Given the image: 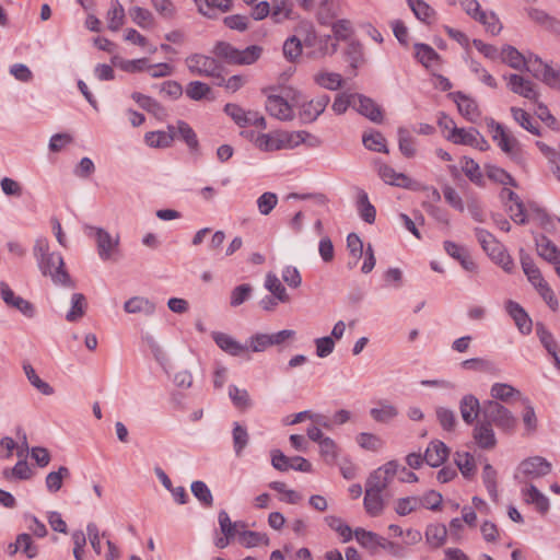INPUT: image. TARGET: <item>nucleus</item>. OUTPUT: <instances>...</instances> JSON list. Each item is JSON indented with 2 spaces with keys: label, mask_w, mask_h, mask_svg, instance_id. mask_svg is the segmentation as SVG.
I'll list each match as a JSON object with an SVG mask.
<instances>
[{
  "label": "nucleus",
  "mask_w": 560,
  "mask_h": 560,
  "mask_svg": "<svg viewBox=\"0 0 560 560\" xmlns=\"http://www.w3.org/2000/svg\"><path fill=\"white\" fill-rule=\"evenodd\" d=\"M232 436L234 452L236 456H241L249 441L248 432L245 427L241 425L238 422H235L232 431Z\"/></svg>",
  "instance_id": "obj_52"
},
{
  "label": "nucleus",
  "mask_w": 560,
  "mask_h": 560,
  "mask_svg": "<svg viewBox=\"0 0 560 560\" xmlns=\"http://www.w3.org/2000/svg\"><path fill=\"white\" fill-rule=\"evenodd\" d=\"M125 9L118 0H112L110 8L107 11L106 20L108 28L117 32L125 23Z\"/></svg>",
  "instance_id": "obj_38"
},
{
  "label": "nucleus",
  "mask_w": 560,
  "mask_h": 560,
  "mask_svg": "<svg viewBox=\"0 0 560 560\" xmlns=\"http://www.w3.org/2000/svg\"><path fill=\"white\" fill-rule=\"evenodd\" d=\"M525 408L522 413V421L525 428L524 435L532 436L538 429V419L534 407L530 405L528 399H524Z\"/></svg>",
  "instance_id": "obj_47"
},
{
  "label": "nucleus",
  "mask_w": 560,
  "mask_h": 560,
  "mask_svg": "<svg viewBox=\"0 0 560 560\" xmlns=\"http://www.w3.org/2000/svg\"><path fill=\"white\" fill-rule=\"evenodd\" d=\"M512 116L514 120L520 124L525 130L529 131L535 136H540L539 127L537 122L522 108L512 107Z\"/></svg>",
  "instance_id": "obj_46"
},
{
  "label": "nucleus",
  "mask_w": 560,
  "mask_h": 560,
  "mask_svg": "<svg viewBox=\"0 0 560 560\" xmlns=\"http://www.w3.org/2000/svg\"><path fill=\"white\" fill-rule=\"evenodd\" d=\"M505 79L508 80L509 89L513 93L518 94L527 100L537 102L538 92L536 91V85L532 81L526 80L518 74H510L509 77H505Z\"/></svg>",
  "instance_id": "obj_17"
},
{
  "label": "nucleus",
  "mask_w": 560,
  "mask_h": 560,
  "mask_svg": "<svg viewBox=\"0 0 560 560\" xmlns=\"http://www.w3.org/2000/svg\"><path fill=\"white\" fill-rule=\"evenodd\" d=\"M358 210L360 213V217L366 222V223H373L375 221L376 210L373 205L369 201L368 194L363 190L359 192L358 197Z\"/></svg>",
  "instance_id": "obj_55"
},
{
  "label": "nucleus",
  "mask_w": 560,
  "mask_h": 560,
  "mask_svg": "<svg viewBox=\"0 0 560 560\" xmlns=\"http://www.w3.org/2000/svg\"><path fill=\"white\" fill-rule=\"evenodd\" d=\"M270 8L272 20L275 22H282L290 18L293 3L291 0H272Z\"/></svg>",
  "instance_id": "obj_49"
},
{
  "label": "nucleus",
  "mask_w": 560,
  "mask_h": 560,
  "mask_svg": "<svg viewBox=\"0 0 560 560\" xmlns=\"http://www.w3.org/2000/svg\"><path fill=\"white\" fill-rule=\"evenodd\" d=\"M407 3L419 21L428 25L433 24L436 21V11L425 1L407 0Z\"/></svg>",
  "instance_id": "obj_29"
},
{
  "label": "nucleus",
  "mask_w": 560,
  "mask_h": 560,
  "mask_svg": "<svg viewBox=\"0 0 560 560\" xmlns=\"http://www.w3.org/2000/svg\"><path fill=\"white\" fill-rule=\"evenodd\" d=\"M357 541L364 548L380 547L382 537L373 532L365 530L363 528H357L354 530Z\"/></svg>",
  "instance_id": "obj_60"
},
{
  "label": "nucleus",
  "mask_w": 560,
  "mask_h": 560,
  "mask_svg": "<svg viewBox=\"0 0 560 560\" xmlns=\"http://www.w3.org/2000/svg\"><path fill=\"white\" fill-rule=\"evenodd\" d=\"M185 63L195 75L220 78L222 66L213 58L202 54H192L185 59Z\"/></svg>",
  "instance_id": "obj_9"
},
{
  "label": "nucleus",
  "mask_w": 560,
  "mask_h": 560,
  "mask_svg": "<svg viewBox=\"0 0 560 560\" xmlns=\"http://www.w3.org/2000/svg\"><path fill=\"white\" fill-rule=\"evenodd\" d=\"M212 338L217 346L224 352H226L230 355L233 357H240L248 351V347L245 345H242L236 339H234L232 336L220 332V331H213Z\"/></svg>",
  "instance_id": "obj_19"
},
{
  "label": "nucleus",
  "mask_w": 560,
  "mask_h": 560,
  "mask_svg": "<svg viewBox=\"0 0 560 560\" xmlns=\"http://www.w3.org/2000/svg\"><path fill=\"white\" fill-rule=\"evenodd\" d=\"M492 425L490 421L483 418L477 421L472 430V438L482 450H492L497 445V438Z\"/></svg>",
  "instance_id": "obj_15"
},
{
  "label": "nucleus",
  "mask_w": 560,
  "mask_h": 560,
  "mask_svg": "<svg viewBox=\"0 0 560 560\" xmlns=\"http://www.w3.org/2000/svg\"><path fill=\"white\" fill-rule=\"evenodd\" d=\"M364 509L371 516H378L383 513L385 502L382 492L365 486Z\"/></svg>",
  "instance_id": "obj_28"
},
{
  "label": "nucleus",
  "mask_w": 560,
  "mask_h": 560,
  "mask_svg": "<svg viewBox=\"0 0 560 560\" xmlns=\"http://www.w3.org/2000/svg\"><path fill=\"white\" fill-rule=\"evenodd\" d=\"M129 15L131 20L142 28L150 27L153 24L152 13L141 7H133L129 9Z\"/></svg>",
  "instance_id": "obj_64"
},
{
  "label": "nucleus",
  "mask_w": 560,
  "mask_h": 560,
  "mask_svg": "<svg viewBox=\"0 0 560 560\" xmlns=\"http://www.w3.org/2000/svg\"><path fill=\"white\" fill-rule=\"evenodd\" d=\"M374 165L378 176L385 184L402 188H412V179L404 173L396 172L392 166L378 160L374 161Z\"/></svg>",
  "instance_id": "obj_14"
},
{
  "label": "nucleus",
  "mask_w": 560,
  "mask_h": 560,
  "mask_svg": "<svg viewBox=\"0 0 560 560\" xmlns=\"http://www.w3.org/2000/svg\"><path fill=\"white\" fill-rule=\"evenodd\" d=\"M199 12L209 18L214 19V9L226 12L231 9V0H196Z\"/></svg>",
  "instance_id": "obj_37"
},
{
  "label": "nucleus",
  "mask_w": 560,
  "mask_h": 560,
  "mask_svg": "<svg viewBox=\"0 0 560 560\" xmlns=\"http://www.w3.org/2000/svg\"><path fill=\"white\" fill-rule=\"evenodd\" d=\"M551 468V464L546 458L532 456L521 462L515 472V479L521 482L538 479L548 475Z\"/></svg>",
  "instance_id": "obj_8"
},
{
  "label": "nucleus",
  "mask_w": 560,
  "mask_h": 560,
  "mask_svg": "<svg viewBox=\"0 0 560 560\" xmlns=\"http://www.w3.org/2000/svg\"><path fill=\"white\" fill-rule=\"evenodd\" d=\"M70 477V470L66 466H60L57 471H51L46 476V487L51 493L59 491L62 487V480Z\"/></svg>",
  "instance_id": "obj_50"
},
{
  "label": "nucleus",
  "mask_w": 560,
  "mask_h": 560,
  "mask_svg": "<svg viewBox=\"0 0 560 560\" xmlns=\"http://www.w3.org/2000/svg\"><path fill=\"white\" fill-rule=\"evenodd\" d=\"M454 460L464 477L474 475L476 468L475 459L469 453L456 452Z\"/></svg>",
  "instance_id": "obj_59"
},
{
  "label": "nucleus",
  "mask_w": 560,
  "mask_h": 560,
  "mask_svg": "<svg viewBox=\"0 0 560 560\" xmlns=\"http://www.w3.org/2000/svg\"><path fill=\"white\" fill-rule=\"evenodd\" d=\"M155 304L148 298L141 295L132 296L124 303V311L127 314H141L149 317L155 313Z\"/></svg>",
  "instance_id": "obj_20"
},
{
  "label": "nucleus",
  "mask_w": 560,
  "mask_h": 560,
  "mask_svg": "<svg viewBox=\"0 0 560 560\" xmlns=\"http://www.w3.org/2000/svg\"><path fill=\"white\" fill-rule=\"evenodd\" d=\"M212 52L229 65L249 66L255 63L261 56L262 48L257 45L237 49L226 42H218Z\"/></svg>",
  "instance_id": "obj_3"
},
{
  "label": "nucleus",
  "mask_w": 560,
  "mask_h": 560,
  "mask_svg": "<svg viewBox=\"0 0 560 560\" xmlns=\"http://www.w3.org/2000/svg\"><path fill=\"white\" fill-rule=\"evenodd\" d=\"M492 133V139L498 143L499 148L515 163L522 164L524 162V153L517 139L511 133L506 132L504 127L491 120L488 124Z\"/></svg>",
  "instance_id": "obj_6"
},
{
  "label": "nucleus",
  "mask_w": 560,
  "mask_h": 560,
  "mask_svg": "<svg viewBox=\"0 0 560 560\" xmlns=\"http://www.w3.org/2000/svg\"><path fill=\"white\" fill-rule=\"evenodd\" d=\"M310 133L306 131H273L259 133L254 139L255 145L265 152L294 149L305 142Z\"/></svg>",
  "instance_id": "obj_2"
},
{
  "label": "nucleus",
  "mask_w": 560,
  "mask_h": 560,
  "mask_svg": "<svg viewBox=\"0 0 560 560\" xmlns=\"http://www.w3.org/2000/svg\"><path fill=\"white\" fill-rule=\"evenodd\" d=\"M416 58L425 67H432L438 60V52L429 45L416 44Z\"/></svg>",
  "instance_id": "obj_54"
},
{
  "label": "nucleus",
  "mask_w": 560,
  "mask_h": 560,
  "mask_svg": "<svg viewBox=\"0 0 560 560\" xmlns=\"http://www.w3.org/2000/svg\"><path fill=\"white\" fill-rule=\"evenodd\" d=\"M399 464L397 460H389L370 474L365 486L383 492L398 474Z\"/></svg>",
  "instance_id": "obj_11"
},
{
  "label": "nucleus",
  "mask_w": 560,
  "mask_h": 560,
  "mask_svg": "<svg viewBox=\"0 0 560 560\" xmlns=\"http://www.w3.org/2000/svg\"><path fill=\"white\" fill-rule=\"evenodd\" d=\"M481 413L491 424L503 431H513L516 425V418L513 413L495 400H485Z\"/></svg>",
  "instance_id": "obj_7"
},
{
  "label": "nucleus",
  "mask_w": 560,
  "mask_h": 560,
  "mask_svg": "<svg viewBox=\"0 0 560 560\" xmlns=\"http://www.w3.org/2000/svg\"><path fill=\"white\" fill-rule=\"evenodd\" d=\"M522 495L526 503L534 504L539 512L546 513L548 511L549 500L534 485L524 488Z\"/></svg>",
  "instance_id": "obj_30"
},
{
  "label": "nucleus",
  "mask_w": 560,
  "mask_h": 560,
  "mask_svg": "<svg viewBox=\"0 0 560 560\" xmlns=\"http://www.w3.org/2000/svg\"><path fill=\"white\" fill-rule=\"evenodd\" d=\"M537 253L545 260L560 265V249L545 235L535 237Z\"/></svg>",
  "instance_id": "obj_24"
},
{
  "label": "nucleus",
  "mask_w": 560,
  "mask_h": 560,
  "mask_svg": "<svg viewBox=\"0 0 560 560\" xmlns=\"http://www.w3.org/2000/svg\"><path fill=\"white\" fill-rule=\"evenodd\" d=\"M265 288L271 293L272 296H276L280 303L290 302V295L288 294L285 287L275 273L268 272L266 275Z\"/></svg>",
  "instance_id": "obj_35"
},
{
  "label": "nucleus",
  "mask_w": 560,
  "mask_h": 560,
  "mask_svg": "<svg viewBox=\"0 0 560 560\" xmlns=\"http://www.w3.org/2000/svg\"><path fill=\"white\" fill-rule=\"evenodd\" d=\"M397 136L400 153L407 159L415 158L417 154L416 140L410 131L405 127H399L397 129Z\"/></svg>",
  "instance_id": "obj_32"
},
{
  "label": "nucleus",
  "mask_w": 560,
  "mask_h": 560,
  "mask_svg": "<svg viewBox=\"0 0 560 560\" xmlns=\"http://www.w3.org/2000/svg\"><path fill=\"white\" fill-rule=\"evenodd\" d=\"M229 397L233 405L241 410L248 409L252 406L248 392L244 388H238L236 385L229 386Z\"/></svg>",
  "instance_id": "obj_51"
},
{
  "label": "nucleus",
  "mask_w": 560,
  "mask_h": 560,
  "mask_svg": "<svg viewBox=\"0 0 560 560\" xmlns=\"http://www.w3.org/2000/svg\"><path fill=\"white\" fill-rule=\"evenodd\" d=\"M478 131L476 129L466 130L464 128L453 127L452 132L446 137L455 144H465L472 147Z\"/></svg>",
  "instance_id": "obj_48"
},
{
  "label": "nucleus",
  "mask_w": 560,
  "mask_h": 560,
  "mask_svg": "<svg viewBox=\"0 0 560 560\" xmlns=\"http://www.w3.org/2000/svg\"><path fill=\"white\" fill-rule=\"evenodd\" d=\"M462 171L475 184L480 185L483 176L478 163L472 159L464 156L460 162Z\"/></svg>",
  "instance_id": "obj_57"
},
{
  "label": "nucleus",
  "mask_w": 560,
  "mask_h": 560,
  "mask_svg": "<svg viewBox=\"0 0 560 560\" xmlns=\"http://www.w3.org/2000/svg\"><path fill=\"white\" fill-rule=\"evenodd\" d=\"M178 137L187 144L191 152H197L199 149V141L194 129L184 120H178L175 127Z\"/></svg>",
  "instance_id": "obj_43"
},
{
  "label": "nucleus",
  "mask_w": 560,
  "mask_h": 560,
  "mask_svg": "<svg viewBox=\"0 0 560 560\" xmlns=\"http://www.w3.org/2000/svg\"><path fill=\"white\" fill-rule=\"evenodd\" d=\"M454 101L457 104L459 113L469 121L475 122L480 117V112L475 100L457 92L454 94Z\"/></svg>",
  "instance_id": "obj_25"
},
{
  "label": "nucleus",
  "mask_w": 560,
  "mask_h": 560,
  "mask_svg": "<svg viewBox=\"0 0 560 560\" xmlns=\"http://www.w3.org/2000/svg\"><path fill=\"white\" fill-rule=\"evenodd\" d=\"M491 400L509 402L513 397L521 396V392L506 383H494L491 386Z\"/></svg>",
  "instance_id": "obj_40"
},
{
  "label": "nucleus",
  "mask_w": 560,
  "mask_h": 560,
  "mask_svg": "<svg viewBox=\"0 0 560 560\" xmlns=\"http://www.w3.org/2000/svg\"><path fill=\"white\" fill-rule=\"evenodd\" d=\"M482 406L477 397L471 394L465 395L459 401V411L465 423H474L481 412Z\"/></svg>",
  "instance_id": "obj_23"
},
{
  "label": "nucleus",
  "mask_w": 560,
  "mask_h": 560,
  "mask_svg": "<svg viewBox=\"0 0 560 560\" xmlns=\"http://www.w3.org/2000/svg\"><path fill=\"white\" fill-rule=\"evenodd\" d=\"M84 232L86 236L94 240L96 252L101 260H116L120 252L119 234L113 235L107 230L94 225H85Z\"/></svg>",
  "instance_id": "obj_4"
},
{
  "label": "nucleus",
  "mask_w": 560,
  "mask_h": 560,
  "mask_svg": "<svg viewBox=\"0 0 560 560\" xmlns=\"http://www.w3.org/2000/svg\"><path fill=\"white\" fill-rule=\"evenodd\" d=\"M24 373L28 380V382L43 395L51 396L55 390L54 388L45 381H43L34 370V368L30 363H25L23 365Z\"/></svg>",
  "instance_id": "obj_45"
},
{
  "label": "nucleus",
  "mask_w": 560,
  "mask_h": 560,
  "mask_svg": "<svg viewBox=\"0 0 560 560\" xmlns=\"http://www.w3.org/2000/svg\"><path fill=\"white\" fill-rule=\"evenodd\" d=\"M521 264L524 273L526 275L528 281L535 287V289L546 283L540 270L536 267V265L528 256H522Z\"/></svg>",
  "instance_id": "obj_44"
},
{
  "label": "nucleus",
  "mask_w": 560,
  "mask_h": 560,
  "mask_svg": "<svg viewBox=\"0 0 560 560\" xmlns=\"http://www.w3.org/2000/svg\"><path fill=\"white\" fill-rule=\"evenodd\" d=\"M238 541L242 546L246 548H253L259 546L261 544L268 545L269 538L266 534L253 532V530H243L240 532Z\"/></svg>",
  "instance_id": "obj_56"
},
{
  "label": "nucleus",
  "mask_w": 560,
  "mask_h": 560,
  "mask_svg": "<svg viewBox=\"0 0 560 560\" xmlns=\"http://www.w3.org/2000/svg\"><path fill=\"white\" fill-rule=\"evenodd\" d=\"M501 58L511 68L515 70H524L527 57L521 54L515 47L506 45L502 48Z\"/></svg>",
  "instance_id": "obj_41"
},
{
  "label": "nucleus",
  "mask_w": 560,
  "mask_h": 560,
  "mask_svg": "<svg viewBox=\"0 0 560 560\" xmlns=\"http://www.w3.org/2000/svg\"><path fill=\"white\" fill-rule=\"evenodd\" d=\"M88 303L82 293H73L71 295V308L66 314V319L70 323L78 322L85 315Z\"/></svg>",
  "instance_id": "obj_42"
},
{
  "label": "nucleus",
  "mask_w": 560,
  "mask_h": 560,
  "mask_svg": "<svg viewBox=\"0 0 560 560\" xmlns=\"http://www.w3.org/2000/svg\"><path fill=\"white\" fill-rule=\"evenodd\" d=\"M486 173L487 176L493 182L500 183L502 185H511L513 187L517 186L515 179L501 167L487 165Z\"/></svg>",
  "instance_id": "obj_62"
},
{
  "label": "nucleus",
  "mask_w": 560,
  "mask_h": 560,
  "mask_svg": "<svg viewBox=\"0 0 560 560\" xmlns=\"http://www.w3.org/2000/svg\"><path fill=\"white\" fill-rule=\"evenodd\" d=\"M191 492L205 506L213 504V497L209 487L200 480L194 481L190 486Z\"/></svg>",
  "instance_id": "obj_63"
},
{
  "label": "nucleus",
  "mask_w": 560,
  "mask_h": 560,
  "mask_svg": "<svg viewBox=\"0 0 560 560\" xmlns=\"http://www.w3.org/2000/svg\"><path fill=\"white\" fill-rule=\"evenodd\" d=\"M450 448L439 440L430 442L424 453V459L431 467L441 466L448 457Z\"/></svg>",
  "instance_id": "obj_21"
},
{
  "label": "nucleus",
  "mask_w": 560,
  "mask_h": 560,
  "mask_svg": "<svg viewBox=\"0 0 560 560\" xmlns=\"http://www.w3.org/2000/svg\"><path fill=\"white\" fill-rule=\"evenodd\" d=\"M325 521L332 530L337 532L342 537L343 542H348L352 539L354 532H352V529L345 524L340 517L330 515L327 516Z\"/></svg>",
  "instance_id": "obj_61"
},
{
  "label": "nucleus",
  "mask_w": 560,
  "mask_h": 560,
  "mask_svg": "<svg viewBox=\"0 0 560 560\" xmlns=\"http://www.w3.org/2000/svg\"><path fill=\"white\" fill-rule=\"evenodd\" d=\"M355 102L353 107L363 116L369 118L371 121L380 124L383 120L382 108L370 97L361 94H354Z\"/></svg>",
  "instance_id": "obj_18"
},
{
  "label": "nucleus",
  "mask_w": 560,
  "mask_h": 560,
  "mask_svg": "<svg viewBox=\"0 0 560 560\" xmlns=\"http://www.w3.org/2000/svg\"><path fill=\"white\" fill-rule=\"evenodd\" d=\"M0 296L7 306L15 308L27 318H33L35 316V306L30 301L16 295L4 281H0Z\"/></svg>",
  "instance_id": "obj_13"
},
{
  "label": "nucleus",
  "mask_w": 560,
  "mask_h": 560,
  "mask_svg": "<svg viewBox=\"0 0 560 560\" xmlns=\"http://www.w3.org/2000/svg\"><path fill=\"white\" fill-rule=\"evenodd\" d=\"M527 16L535 23L542 25L549 30H558L560 27V22L549 15L545 10L539 8H526L525 9Z\"/></svg>",
  "instance_id": "obj_34"
},
{
  "label": "nucleus",
  "mask_w": 560,
  "mask_h": 560,
  "mask_svg": "<svg viewBox=\"0 0 560 560\" xmlns=\"http://www.w3.org/2000/svg\"><path fill=\"white\" fill-rule=\"evenodd\" d=\"M44 276H49L55 284L73 288L74 282L65 268V261L59 253H51L37 261Z\"/></svg>",
  "instance_id": "obj_5"
},
{
  "label": "nucleus",
  "mask_w": 560,
  "mask_h": 560,
  "mask_svg": "<svg viewBox=\"0 0 560 560\" xmlns=\"http://www.w3.org/2000/svg\"><path fill=\"white\" fill-rule=\"evenodd\" d=\"M19 550L25 553L28 559L35 558L38 553L37 546L33 544V540L28 534H20L16 537L13 552Z\"/></svg>",
  "instance_id": "obj_58"
},
{
  "label": "nucleus",
  "mask_w": 560,
  "mask_h": 560,
  "mask_svg": "<svg viewBox=\"0 0 560 560\" xmlns=\"http://www.w3.org/2000/svg\"><path fill=\"white\" fill-rule=\"evenodd\" d=\"M447 533L444 524H430L425 528V540L432 548H440L445 544Z\"/></svg>",
  "instance_id": "obj_33"
},
{
  "label": "nucleus",
  "mask_w": 560,
  "mask_h": 560,
  "mask_svg": "<svg viewBox=\"0 0 560 560\" xmlns=\"http://www.w3.org/2000/svg\"><path fill=\"white\" fill-rule=\"evenodd\" d=\"M363 145L374 152L388 153V148L385 137L380 131L364 132L362 136Z\"/></svg>",
  "instance_id": "obj_39"
},
{
  "label": "nucleus",
  "mask_w": 560,
  "mask_h": 560,
  "mask_svg": "<svg viewBox=\"0 0 560 560\" xmlns=\"http://www.w3.org/2000/svg\"><path fill=\"white\" fill-rule=\"evenodd\" d=\"M224 113L240 127L256 126L261 129L267 128V122L264 116L255 110H245L237 104H226L224 106Z\"/></svg>",
  "instance_id": "obj_10"
},
{
  "label": "nucleus",
  "mask_w": 560,
  "mask_h": 560,
  "mask_svg": "<svg viewBox=\"0 0 560 560\" xmlns=\"http://www.w3.org/2000/svg\"><path fill=\"white\" fill-rule=\"evenodd\" d=\"M329 102L330 97L327 94L318 95L310 101L302 96L300 105L296 106L300 109L301 120L305 124L315 121L324 113Z\"/></svg>",
  "instance_id": "obj_12"
},
{
  "label": "nucleus",
  "mask_w": 560,
  "mask_h": 560,
  "mask_svg": "<svg viewBox=\"0 0 560 560\" xmlns=\"http://www.w3.org/2000/svg\"><path fill=\"white\" fill-rule=\"evenodd\" d=\"M491 259L498 264L504 271L511 272L514 264L511 256L506 253L504 247L497 241V246L491 245L487 250Z\"/></svg>",
  "instance_id": "obj_36"
},
{
  "label": "nucleus",
  "mask_w": 560,
  "mask_h": 560,
  "mask_svg": "<svg viewBox=\"0 0 560 560\" xmlns=\"http://www.w3.org/2000/svg\"><path fill=\"white\" fill-rule=\"evenodd\" d=\"M314 82L319 85L320 88H324L326 90L330 91H337L339 88H341L343 83V79L341 74L337 72H329V71H318L313 75Z\"/></svg>",
  "instance_id": "obj_31"
},
{
  "label": "nucleus",
  "mask_w": 560,
  "mask_h": 560,
  "mask_svg": "<svg viewBox=\"0 0 560 560\" xmlns=\"http://www.w3.org/2000/svg\"><path fill=\"white\" fill-rule=\"evenodd\" d=\"M131 97L142 109L152 114L156 119H166L167 110L156 100L139 92H133Z\"/></svg>",
  "instance_id": "obj_22"
},
{
  "label": "nucleus",
  "mask_w": 560,
  "mask_h": 560,
  "mask_svg": "<svg viewBox=\"0 0 560 560\" xmlns=\"http://www.w3.org/2000/svg\"><path fill=\"white\" fill-rule=\"evenodd\" d=\"M176 137L175 127L167 126V131H149L144 136L145 143L151 148H168Z\"/></svg>",
  "instance_id": "obj_26"
},
{
  "label": "nucleus",
  "mask_w": 560,
  "mask_h": 560,
  "mask_svg": "<svg viewBox=\"0 0 560 560\" xmlns=\"http://www.w3.org/2000/svg\"><path fill=\"white\" fill-rule=\"evenodd\" d=\"M506 311L522 334H529L532 331V320L518 303L509 301L506 303Z\"/></svg>",
  "instance_id": "obj_27"
},
{
  "label": "nucleus",
  "mask_w": 560,
  "mask_h": 560,
  "mask_svg": "<svg viewBox=\"0 0 560 560\" xmlns=\"http://www.w3.org/2000/svg\"><path fill=\"white\" fill-rule=\"evenodd\" d=\"M277 90L268 88L262 91L266 95L265 108L270 116L279 120H292L294 118L293 107L300 105L302 93L292 86L281 88L280 93H276Z\"/></svg>",
  "instance_id": "obj_1"
},
{
  "label": "nucleus",
  "mask_w": 560,
  "mask_h": 560,
  "mask_svg": "<svg viewBox=\"0 0 560 560\" xmlns=\"http://www.w3.org/2000/svg\"><path fill=\"white\" fill-rule=\"evenodd\" d=\"M112 63L115 67H118L122 71L135 73L140 72L147 68V59L140 58V59H133V60H126L118 56H114L112 58Z\"/></svg>",
  "instance_id": "obj_53"
},
{
  "label": "nucleus",
  "mask_w": 560,
  "mask_h": 560,
  "mask_svg": "<svg viewBox=\"0 0 560 560\" xmlns=\"http://www.w3.org/2000/svg\"><path fill=\"white\" fill-rule=\"evenodd\" d=\"M370 416L377 423L388 424L398 418L399 408L387 399H381L374 402Z\"/></svg>",
  "instance_id": "obj_16"
}]
</instances>
